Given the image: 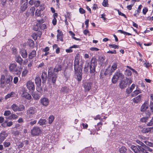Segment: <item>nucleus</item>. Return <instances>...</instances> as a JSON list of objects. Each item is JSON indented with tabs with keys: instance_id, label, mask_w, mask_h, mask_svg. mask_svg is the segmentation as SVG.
<instances>
[{
	"instance_id": "dca6fc26",
	"label": "nucleus",
	"mask_w": 153,
	"mask_h": 153,
	"mask_svg": "<svg viewBox=\"0 0 153 153\" xmlns=\"http://www.w3.org/2000/svg\"><path fill=\"white\" fill-rule=\"evenodd\" d=\"M58 34H57V39L61 41H63V34L62 31H60L59 29L57 30Z\"/></svg>"
},
{
	"instance_id": "72a5a7b5",
	"label": "nucleus",
	"mask_w": 153,
	"mask_h": 153,
	"mask_svg": "<svg viewBox=\"0 0 153 153\" xmlns=\"http://www.w3.org/2000/svg\"><path fill=\"white\" fill-rule=\"evenodd\" d=\"M46 120L45 119H40L38 122V124L40 126H42L46 124Z\"/></svg>"
},
{
	"instance_id": "58836bf2",
	"label": "nucleus",
	"mask_w": 153,
	"mask_h": 153,
	"mask_svg": "<svg viewBox=\"0 0 153 153\" xmlns=\"http://www.w3.org/2000/svg\"><path fill=\"white\" fill-rule=\"evenodd\" d=\"M15 94V93L14 92H11L10 94L7 95L5 97V99H7L8 98H10L11 97H13L14 95Z\"/></svg>"
},
{
	"instance_id": "0eeeda50",
	"label": "nucleus",
	"mask_w": 153,
	"mask_h": 153,
	"mask_svg": "<svg viewBox=\"0 0 153 153\" xmlns=\"http://www.w3.org/2000/svg\"><path fill=\"white\" fill-rule=\"evenodd\" d=\"M31 133L33 136L39 135L41 132V130L38 127H34L31 130Z\"/></svg>"
},
{
	"instance_id": "4d7b16f0",
	"label": "nucleus",
	"mask_w": 153,
	"mask_h": 153,
	"mask_svg": "<svg viewBox=\"0 0 153 153\" xmlns=\"http://www.w3.org/2000/svg\"><path fill=\"white\" fill-rule=\"evenodd\" d=\"M83 33L85 35H86L88 34V36H90V33L89 31L88 30H85L83 31Z\"/></svg>"
},
{
	"instance_id": "8fccbe9b",
	"label": "nucleus",
	"mask_w": 153,
	"mask_h": 153,
	"mask_svg": "<svg viewBox=\"0 0 153 153\" xmlns=\"http://www.w3.org/2000/svg\"><path fill=\"white\" fill-rule=\"evenodd\" d=\"M32 96L36 100L39 99L40 97V96L36 94H33Z\"/></svg>"
},
{
	"instance_id": "ea45409f",
	"label": "nucleus",
	"mask_w": 153,
	"mask_h": 153,
	"mask_svg": "<svg viewBox=\"0 0 153 153\" xmlns=\"http://www.w3.org/2000/svg\"><path fill=\"white\" fill-rule=\"evenodd\" d=\"M61 69V66L60 65H57L56 66L54 69V71L56 72H58V71H60Z\"/></svg>"
},
{
	"instance_id": "37998d69",
	"label": "nucleus",
	"mask_w": 153,
	"mask_h": 153,
	"mask_svg": "<svg viewBox=\"0 0 153 153\" xmlns=\"http://www.w3.org/2000/svg\"><path fill=\"white\" fill-rule=\"evenodd\" d=\"M54 119V117L52 115H51L48 118V123L51 124L53 121Z\"/></svg>"
},
{
	"instance_id": "2eb2a0df",
	"label": "nucleus",
	"mask_w": 153,
	"mask_h": 153,
	"mask_svg": "<svg viewBox=\"0 0 153 153\" xmlns=\"http://www.w3.org/2000/svg\"><path fill=\"white\" fill-rule=\"evenodd\" d=\"M92 84L91 83L85 82L84 85V87L86 91H89L91 88Z\"/></svg>"
},
{
	"instance_id": "bf43d9fd",
	"label": "nucleus",
	"mask_w": 153,
	"mask_h": 153,
	"mask_svg": "<svg viewBox=\"0 0 153 153\" xmlns=\"http://www.w3.org/2000/svg\"><path fill=\"white\" fill-rule=\"evenodd\" d=\"M142 7V5H140L139 6L137 10V15H138L139 14V13L140 12L141 9Z\"/></svg>"
},
{
	"instance_id": "2f4dec72",
	"label": "nucleus",
	"mask_w": 153,
	"mask_h": 153,
	"mask_svg": "<svg viewBox=\"0 0 153 153\" xmlns=\"http://www.w3.org/2000/svg\"><path fill=\"white\" fill-rule=\"evenodd\" d=\"M40 23L38 22L36 24L33 26V30L36 31H38L40 30Z\"/></svg>"
},
{
	"instance_id": "423d86ee",
	"label": "nucleus",
	"mask_w": 153,
	"mask_h": 153,
	"mask_svg": "<svg viewBox=\"0 0 153 153\" xmlns=\"http://www.w3.org/2000/svg\"><path fill=\"white\" fill-rule=\"evenodd\" d=\"M22 92L21 97H22L28 100L31 99V97L30 94L27 93L26 89L25 88L22 89Z\"/></svg>"
},
{
	"instance_id": "338daca9",
	"label": "nucleus",
	"mask_w": 153,
	"mask_h": 153,
	"mask_svg": "<svg viewBox=\"0 0 153 153\" xmlns=\"http://www.w3.org/2000/svg\"><path fill=\"white\" fill-rule=\"evenodd\" d=\"M90 50L92 51H97L99 50V49L96 48L92 47L90 49Z\"/></svg>"
},
{
	"instance_id": "c85d7f7f",
	"label": "nucleus",
	"mask_w": 153,
	"mask_h": 153,
	"mask_svg": "<svg viewBox=\"0 0 153 153\" xmlns=\"http://www.w3.org/2000/svg\"><path fill=\"white\" fill-rule=\"evenodd\" d=\"M13 123L12 121H10L8 122H5L2 125L3 127H10L13 125Z\"/></svg>"
},
{
	"instance_id": "a878e982",
	"label": "nucleus",
	"mask_w": 153,
	"mask_h": 153,
	"mask_svg": "<svg viewBox=\"0 0 153 153\" xmlns=\"http://www.w3.org/2000/svg\"><path fill=\"white\" fill-rule=\"evenodd\" d=\"M79 54H77L75 57V60L74 63V66H79Z\"/></svg>"
},
{
	"instance_id": "de8ad7c7",
	"label": "nucleus",
	"mask_w": 153,
	"mask_h": 153,
	"mask_svg": "<svg viewBox=\"0 0 153 153\" xmlns=\"http://www.w3.org/2000/svg\"><path fill=\"white\" fill-rule=\"evenodd\" d=\"M40 4V1L39 0H35L34 4L36 7H38L39 6Z\"/></svg>"
},
{
	"instance_id": "f8f14e48",
	"label": "nucleus",
	"mask_w": 153,
	"mask_h": 153,
	"mask_svg": "<svg viewBox=\"0 0 153 153\" xmlns=\"http://www.w3.org/2000/svg\"><path fill=\"white\" fill-rule=\"evenodd\" d=\"M7 136V134L5 132H3L0 134V144L2 143Z\"/></svg>"
},
{
	"instance_id": "473e14b6",
	"label": "nucleus",
	"mask_w": 153,
	"mask_h": 153,
	"mask_svg": "<svg viewBox=\"0 0 153 153\" xmlns=\"http://www.w3.org/2000/svg\"><path fill=\"white\" fill-rule=\"evenodd\" d=\"M116 76L119 78L123 79L124 78V75L120 72H117L115 73Z\"/></svg>"
},
{
	"instance_id": "7ed1b4c3",
	"label": "nucleus",
	"mask_w": 153,
	"mask_h": 153,
	"mask_svg": "<svg viewBox=\"0 0 153 153\" xmlns=\"http://www.w3.org/2000/svg\"><path fill=\"white\" fill-rule=\"evenodd\" d=\"M52 68H51L48 70V76L51 79V81L53 83H55L57 77V74L52 72Z\"/></svg>"
},
{
	"instance_id": "4c0bfd02",
	"label": "nucleus",
	"mask_w": 153,
	"mask_h": 153,
	"mask_svg": "<svg viewBox=\"0 0 153 153\" xmlns=\"http://www.w3.org/2000/svg\"><path fill=\"white\" fill-rule=\"evenodd\" d=\"M118 79V77L116 76L115 74L112 79V83L114 84L116 83Z\"/></svg>"
},
{
	"instance_id": "774afa93",
	"label": "nucleus",
	"mask_w": 153,
	"mask_h": 153,
	"mask_svg": "<svg viewBox=\"0 0 153 153\" xmlns=\"http://www.w3.org/2000/svg\"><path fill=\"white\" fill-rule=\"evenodd\" d=\"M148 9L146 8H144L143 9V14L145 15L148 11Z\"/></svg>"
},
{
	"instance_id": "9d476101",
	"label": "nucleus",
	"mask_w": 153,
	"mask_h": 153,
	"mask_svg": "<svg viewBox=\"0 0 153 153\" xmlns=\"http://www.w3.org/2000/svg\"><path fill=\"white\" fill-rule=\"evenodd\" d=\"M27 88L30 91H33L35 89L34 83L31 81H29L27 82Z\"/></svg>"
},
{
	"instance_id": "f03ea898",
	"label": "nucleus",
	"mask_w": 153,
	"mask_h": 153,
	"mask_svg": "<svg viewBox=\"0 0 153 153\" xmlns=\"http://www.w3.org/2000/svg\"><path fill=\"white\" fill-rule=\"evenodd\" d=\"M36 112V110L34 107H32L29 108L27 111V117H29V119L32 118Z\"/></svg>"
},
{
	"instance_id": "4be33fe9",
	"label": "nucleus",
	"mask_w": 153,
	"mask_h": 153,
	"mask_svg": "<svg viewBox=\"0 0 153 153\" xmlns=\"http://www.w3.org/2000/svg\"><path fill=\"white\" fill-rule=\"evenodd\" d=\"M117 65L116 63H114L111 66L110 74H111L112 73L114 72V71L117 69Z\"/></svg>"
},
{
	"instance_id": "79ce46f5",
	"label": "nucleus",
	"mask_w": 153,
	"mask_h": 153,
	"mask_svg": "<svg viewBox=\"0 0 153 153\" xmlns=\"http://www.w3.org/2000/svg\"><path fill=\"white\" fill-rule=\"evenodd\" d=\"M118 32H120L121 33L123 34L124 35H127L128 36H131V34L125 32L122 30H118Z\"/></svg>"
},
{
	"instance_id": "f704fd0d",
	"label": "nucleus",
	"mask_w": 153,
	"mask_h": 153,
	"mask_svg": "<svg viewBox=\"0 0 153 153\" xmlns=\"http://www.w3.org/2000/svg\"><path fill=\"white\" fill-rule=\"evenodd\" d=\"M141 95H139L137 97L134 98L133 99V101L135 103H137L140 102L141 100Z\"/></svg>"
},
{
	"instance_id": "49530a36",
	"label": "nucleus",
	"mask_w": 153,
	"mask_h": 153,
	"mask_svg": "<svg viewBox=\"0 0 153 153\" xmlns=\"http://www.w3.org/2000/svg\"><path fill=\"white\" fill-rule=\"evenodd\" d=\"M109 46L111 48H113L114 49H118L119 48V46L115 44H109Z\"/></svg>"
},
{
	"instance_id": "5701e85b",
	"label": "nucleus",
	"mask_w": 153,
	"mask_h": 153,
	"mask_svg": "<svg viewBox=\"0 0 153 153\" xmlns=\"http://www.w3.org/2000/svg\"><path fill=\"white\" fill-rule=\"evenodd\" d=\"M13 80V77L11 76H10L6 79V85L7 86H9L10 84V83Z\"/></svg>"
},
{
	"instance_id": "c03bdc74",
	"label": "nucleus",
	"mask_w": 153,
	"mask_h": 153,
	"mask_svg": "<svg viewBox=\"0 0 153 153\" xmlns=\"http://www.w3.org/2000/svg\"><path fill=\"white\" fill-rule=\"evenodd\" d=\"M41 10H37L35 12V15L37 16H39L41 15Z\"/></svg>"
},
{
	"instance_id": "0e129e2a",
	"label": "nucleus",
	"mask_w": 153,
	"mask_h": 153,
	"mask_svg": "<svg viewBox=\"0 0 153 153\" xmlns=\"http://www.w3.org/2000/svg\"><path fill=\"white\" fill-rule=\"evenodd\" d=\"M136 142L137 143L140 144L142 146H145V144L143 143L139 140H136Z\"/></svg>"
},
{
	"instance_id": "aec40b11",
	"label": "nucleus",
	"mask_w": 153,
	"mask_h": 153,
	"mask_svg": "<svg viewBox=\"0 0 153 153\" xmlns=\"http://www.w3.org/2000/svg\"><path fill=\"white\" fill-rule=\"evenodd\" d=\"M47 72H43L41 75V78L42 79V82L43 84L45 83L47 80Z\"/></svg>"
},
{
	"instance_id": "7c9ffc66",
	"label": "nucleus",
	"mask_w": 153,
	"mask_h": 153,
	"mask_svg": "<svg viewBox=\"0 0 153 153\" xmlns=\"http://www.w3.org/2000/svg\"><path fill=\"white\" fill-rule=\"evenodd\" d=\"M141 92V91L140 90H137L134 91L131 94L132 97L136 96L137 95Z\"/></svg>"
},
{
	"instance_id": "69168bd1",
	"label": "nucleus",
	"mask_w": 153,
	"mask_h": 153,
	"mask_svg": "<svg viewBox=\"0 0 153 153\" xmlns=\"http://www.w3.org/2000/svg\"><path fill=\"white\" fill-rule=\"evenodd\" d=\"M37 122V121L36 120H34L32 121H30V123L29 124L31 126H32L34 124H35Z\"/></svg>"
},
{
	"instance_id": "052dcab7",
	"label": "nucleus",
	"mask_w": 153,
	"mask_h": 153,
	"mask_svg": "<svg viewBox=\"0 0 153 153\" xmlns=\"http://www.w3.org/2000/svg\"><path fill=\"white\" fill-rule=\"evenodd\" d=\"M45 4H42L40 5V10L41 11H43L45 9Z\"/></svg>"
},
{
	"instance_id": "a18cd8bd",
	"label": "nucleus",
	"mask_w": 153,
	"mask_h": 153,
	"mask_svg": "<svg viewBox=\"0 0 153 153\" xmlns=\"http://www.w3.org/2000/svg\"><path fill=\"white\" fill-rule=\"evenodd\" d=\"M125 74L127 76H130L131 74V71L128 69H126L125 72Z\"/></svg>"
},
{
	"instance_id": "13d9d810",
	"label": "nucleus",
	"mask_w": 153,
	"mask_h": 153,
	"mask_svg": "<svg viewBox=\"0 0 153 153\" xmlns=\"http://www.w3.org/2000/svg\"><path fill=\"white\" fill-rule=\"evenodd\" d=\"M3 145L5 147H8L10 145V143L5 142L3 143Z\"/></svg>"
},
{
	"instance_id": "393cba45",
	"label": "nucleus",
	"mask_w": 153,
	"mask_h": 153,
	"mask_svg": "<svg viewBox=\"0 0 153 153\" xmlns=\"http://www.w3.org/2000/svg\"><path fill=\"white\" fill-rule=\"evenodd\" d=\"M20 53L23 58H25L27 57V53L26 51L24 49L21 50Z\"/></svg>"
},
{
	"instance_id": "09e8293b",
	"label": "nucleus",
	"mask_w": 153,
	"mask_h": 153,
	"mask_svg": "<svg viewBox=\"0 0 153 153\" xmlns=\"http://www.w3.org/2000/svg\"><path fill=\"white\" fill-rule=\"evenodd\" d=\"M102 122H100L99 123H98L97 124V126H98V127H96V130H97V131H98L100 130V128H101L102 126Z\"/></svg>"
},
{
	"instance_id": "ddd939ff",
	"label": "nucleus",
	"mask_w": 153,
	"mask_h": 153,
	"mask_svg": "<svg viewBox=\"0 0 153 153\" xmlns=\"http://www.w3.org/2000/svg\"><path fill=\"white\" fill-rule=\"evenodd\" d=\"M41 103L44 106H47L49 102V100L48 99L44 97L42 98L40 100Z\"/></svg>"
},
{
	"instance_id": "c9c22d12",
	"label": "nucleus",
	"mask_w": 153,
	"mask_h": 153,
	"mask_svg": "<svg viewBox=\"0 0 153 153\" xmlns=\"http://www.w3.org/2000/svg\"><path fill=\"white\" fill-rule=\"evenodd\" d=\"M126 151L127 149L124 146H122L119 149V151L120 153H127Z\"/></svg>"
},
{
	"instance_id": "c756f323",
	"label": "nucleus",
	"mask_w": 153,
	"mask_h": 153,
	"mask_svg": "<svg viewBox=\"0 0 153 153\" xmlns=\"http://www.w3.org/2000/svg\"><path fill=\"white\" fill-rule=\"evenodd\" d=\"M69 89L67 87H62L60 90L61 92L63 93L64 94L68 92Z\"/></svg>"
},
{
	"instance_id": "6e6d98bb",
	"label": "nucleus",
	"mask_w": 153,
	"mask_h": 153,
	"mask_svg": "<svg viewBox=\"0 0 153 153\" xmlns=\"http://www.w3.org/2000/svg\"><path fill=\"white\" fill-rule=\"evenodd\" d=\"M11 114V112L10 111L7 110L4 111V115L5 116H8Z\"/></svg>"
},
{
	"instance_id": "6e6552de",
	"label": "nucleus",
	"mask_w": 153,
	"mask_h": 153,
	"mask_svg": "<svg viewBox=\"0 0 153 153\" xmlns=\"http://www.w3.org/2000/svg\"><path fill=\"white\" fill-rule=\"evenodd\" d=\"M128 82V79L126 78L121 81L120 83L119 86L120 88L123 89L126 88Z\"/></svg>"
},
{
	"instance_id": "bb28decb",
	"label": "nucleus",
	"mask_w": 153,
	"mask_h": 153,
	"mask_svg": "<svg viewBox=\"0 0 153 153\" xmlns=\"http://www.w3.org/2000/svg\"><path fill=\"white\" fill-rule=\"evenodd\" d=\"M36 51L35 50H33L28 55V57L30 59H31L36 56Z\"/></svg>"
},
{
	"instance_id": "603ef678",
	"label": "nucleus",
	"mask_w": 153,
	"mask_h": 153,
	"mask_svg": "<svg viewBox=\"0 0 153 153\" xmlns=\"http://www.w3.org/2000/svg\"><path fill=\"white\" fill-rule=\"evenodd\" d=\"M28 72V71L26 68H24L22 73V76H25Z\"/></svg>"
},
{
	"instance_id": "e2e57ef3",
	"label": "nucleus",
	"mask_w": 153,
	"mask_h": 153,
	"mask_svg": "<svg viewBox=\"0 0 153 153\" xmlns=\"http://www.w3.org/2000/svg\"><path fill=\"white\" fill-rule=\"evenodd\" d=\"M148 119V118L146 117H143L141 119L140 121L142 122H146Z\"/></svg>"
},
{
	"instance_id": "cd10ccee",
	"label": "nucleus",
	"mask_w": 153,
	"mask_h": 153,
	"mask_svg": "<svg viewBox=\"0 0 153 153\" xmlns=\"http://www.w3.org/2000/svg\"><path fill=\"white\" fill-rule=\"evenodd\" d=\"M153 128V127H152L144 128L142 129L141 131L142 133H146L150 132Z\"/></svg>"
},
{
	"instance_id": "4468645a",
	"label": "nucleus",
	"mask_w": 153,
	"mask_h": 153,
	"mask_svg": "<svg viewBox=\"0 0 153 153\" xmlns=\"http://www.w3.org/2000/svg\"><path fill=\"white\" fill-rule=\"evenodd\" d=\"M74 70L76 74H81L82 71V67L80 66H74Z\"/></svg>"
},
{
	"instance_id": "1a4fd4ad",
	"label": "nucleus",
	"mask_w": 153,
	"mask_h": 153,
	"mask_svg": "<svg viewBox=\"0 0 153 153\" xmlns=\"http://www.w3.org/2000/svg\"><path fill=\"white\" fill-rule=\"evenodd\" d=\"M5 76L4 75H2L0 79V87L4 88L6 86Z\"/></svg>"
},
{
	"instance_id": "39448f33",
	"label": "nucleus",
	"mask_w": 153,
	"mask_h": 153,
	"mask_svg": "<svg viewBox=\"0 0 153 153\" xmlns=\"http://www.w3.org/2000/svg\"><path fill=\"white\" fill-rule=\"evenodd\" d=\"M97 65V62L95 59H92L91 61L90 66V73H94L95 71V67Z\"/></svg>"
},
{
	"instance_id": "5fc2aeb1",
	"label": "nucleus",
	"mask_w": 153,
	"mask_h": 153,
	"mask_svg": "<svg viewBox=\"0 0 153 153\" xmlns=\"http://www.w3.org/2000/svg\"><path fill=\"white\" fill-rule=\"evenodd\" d=\"M77 76V80L78 81H80L82 79V74H76Z\"/></svg>"
},
{
	"instance_id": "20e7f679",
	"label": "nucleus",
	"mask_w": 153,
	"mask_h": 153,
	"mask_svg": "<svg viewBox=\"0 0 153 153\" xmlns=\"http://www.w3.org/2000/svg\"><path fill=\"white\" fill-rule=\"evenodd\" d=\"M11 108L15 112L20 111L24 110L25 107L22 104L18 106L15 104H13L11 106Z\"/></svg>"
},
{
	"instance_id": "412c9836",
	"label": "nucleus",
	"mask_w": 153,
	"mask_h": 153,
	"mask_svg": "<svg viewBox=\"0 0 153 153\" xmlns=\"http://www.w3.org/2000/svg\"><path fill=\"white\" fill-rule=\"evenodd\" d=\"M15 60L20 65H22L23 60L20 56H16L15 57Z\"/></svg>"
},
{
	"instance_id": "3c124183",
	"label": "nucleus",
	"mask_w": 153,
	"mask_h": 153,
	"mask_svg": "<svg viewBox=\"0 0 153 153\" xmlns=\"http://www.w3.org/2000/svg\"><path fill=\"white\" fill-rule=\"evenodd\" d=\"M143 147H145V151H149L150 152H152V150L149 147L146 146L145 145V146Z\"/></svg>"
},
{
	"instance_id": "680f3d73",
	"label": "nucleus",
	"mask_w": 153,
	"mask_h": 153,
	"mask_svg": "<svg viewBox=\"0 0 153 153\" xmlns=\"http://www.w3.org/2000/svg\"><path fill=\"white\" fill-rule=\"evenodd\" d=\"M145 143L146 145L149 146L153 147V143L148 141H145Z\"/></svg>"
},
{
	"instance_id": "864d4df0",
	"label": "nucleus",
	"mask_w": 153,
	"mask_h": 153,
	"mask_svg": "<svg viewBox=\"0 0 153 153\" xmlns=\"http://www.w3.org/2000/svg\"><path fill=\"white\" fill-rule=\"evenodd\" d=\"M102 4L104 7H107L108 5V0H104Z\"/></svg>"
},
{
	"instance_id": "9b49d317",
	"label": "nucleus",
	"mask_w": 153,
	"mask_h": 153,
	"mask_svg": "<svg viewBox=\"0 0 153 153\" xmlns=\"http://www.w3.org/2000/svg\"><path fill=\"white\" fill-rule=\"evenodd\" d=\"M37 22L40 23V30H44L46 28V25L45 24H43L44 22V21L42 19L41 20H37Z\"/></svg>"
},
{
	"instance_id": "f3484780",
	"label": "nucleus",
	"mask_w": 153,
	"mask_h": 153,
	"mask_svg": "<svg viewBox=\"0 0 153 153\" xmlns=\"http://www.w3.org/2000/svg\"><path fill=\"white\" fill-rule=\"evenodd\" d=\"M148 103L147 102H145L142 105L141 107L140 111H145L148 108Z\"/></svg>"
},
{
	"instance_id": "6ab92c4d",
	"label": "nucleus",
	"mask_w": 153,
	"mask_h": 153,
	"mask_svg": "<svg viewBox=\"0 0 153 153\" xmlns=\"http://www.w3.org/2000/svg\"><path fill=\"white\" fill-rule=\"evenodd\" d=\"M21 4L20 9L22 12H23L25 11L27 7V2H24L23 3H22L21 1Z\"/></svg>"
},
{
	"instance_id": "e433bc0d",
	"label": "nucleus",
	"mask_w": 153,
	"mask_h": 153,
	"mask_svg": "<svg viewBox=\"0 0 153 153\" xmlns=\"http://www.w3.org/2000/svg\"><path fill=\"white\" fill-rule=\"evenodd\" d=\"M18 117V116L15 114H12L11 115L8 117V119L9 120H12L13 119V120H16L17 119Z\"/></svg>"
},
{
	"instance_id": "a19ab883",
	"label": "nucleus",
	"mask_w": 153,
	"mask_h": 153,
	"mask_svg": "<svg viewBox=\"0 0 153 153\" xmlns=\"http://www.w3.org/2000/svg\"><path fill=\"white\" fill-rule=\"evenodd\" d=\"M138 149L139 150V152L140 151L143 153L144 152V151L145 152V147L142 146H140L138 145Z\"/></svg>"
},
{
	"instance_id": "a211bd4d",
	"label": "nucleus",
	"mask_w": 153,
	"mask_h": 153,
	"mask_svg": "<svg viewBox=\"0 0 153 153\" xmlns=\"http://www.w3.org/2000/svg\"><path fill=\"white\" fill-rule=\"evenodd\" d=\"M35 82L37 87H40L41 85V80L40 77L37 76L35 79Z\"/></svg>"
},
{
	"instance_id": "f257e3e1",
	"label": "nucleus",
	"mask_w": 153,
	"mask_h": 153,
	"mask_svg": "<svg viewBox=\"0 0 153 153\" xmlns=\"http://www.w3.org/2000/svg\"><path fill=\"white\" fill-rule=\"evenodd\" d=\"M9 69L11 72H16L18 75L21 74L22 70V67L17 66V64L15 63L11 64L9 66Z\"/></svg>"
},
{
	"instance_id": "b1692460",
	"label": "nucleus",
	"mask_w": 153,
	"mask_h": 153,
	"mask_svg": "<svg viewBox=\"0 0 153 153\" xmlns=\"http://www.w3.org/2000/svg\"><path fill=\"white\" fill-rule=\"evenodd\" d=\"M131 149L135 153H139V150L138 145L137 146L131 145L130 146Z\"/></svg>"
}]
</instances>
